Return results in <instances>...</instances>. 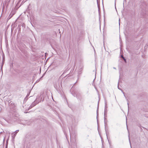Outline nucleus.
<instances>
[{
    "label": "nucleus",
    "instance_id": "12",
    "mask_svg": "<svg viewBox=\"0 0 148 148\" xmlns=\"http://www.w3.org/2000/svg\"><path fill=\"white\" fill-rule=\"evenodd\" d=\"M113 68H114V69H116V68H115V67H113Z\"/></svg>",
    "mask_w": 148,
    "mask_h": 148
},
{
    "label": "nucleus",
    "instance_id": "13",
    "mask_svg": "<svg viewBox=\"0 0 148 148\" xmlns=\"http://www.w3.org/2000/svg\"><path fill=\"white\" fill-rule=\"evenodd\" d=\"M127 104H128H128H129L128 103H127Z\"/></svg>",
    "mask_w": 148,
    "mask_h": 148
},
{
    "label": "nucleus",
    "instance_id": "8",
    "mask_svg": "<svg viewBox=\"0 0 148 148\" xmlns=\"http://www.w3.org/2000/svg\"><path fill=\"white\" fill-rule=\"evenodd\" d=\"M123 59L124 60V61L126 62V59L125 58H123Z\"/></svg>",
    "mask_w": 148,
    "mask_h": 148
},
{
    "label": "nucleus",
    "instance_id": "14",
    "mask_svg": "<svg viewBox=\"0 0 148 148\" xmlns=\"http://www.w3.org/2000/svg\"><path fill=\"white\" fill-rule=\"evenodd\" d=\"M118 88L119 89V86H118Z\"/></svg>",
    "mask_w": 148,
    "mask_h": 148
},
{
    "label": "nucleus",
    "instance_id": "3",
    "mask_svg": "<svg viewBox=\"0 0 148 148\" xmlns=\"http://www.w3.org/2000/svg\"><path fill=\"white\" fill-rule=\"evenodd\" d=\"M36 101H35L34 102H33L31 104V105L29 106V108H31L34 106H35L38 103V102L36 103Z\"/></svg>",
    "mask_w": 148,
    "mask_h": 148
},
{
    "label": "nucleus",
    "instance_id": "4",
    "mask_svg": "<svg viewBox=\"0 0 148 148\" xmlns=\"http://www.w3.org/2000/svg\"><path fill=\"white\" fill-rule=\"evenodd\" d=\"M19 130H17L14 132L15 133L14 134V136L16 135V134L19 132Z\"/></svg>",
    "mask_w": 148,
    "mask_h": 148
},
{
    "label": "nucleus",
    "instance_id": "9",
    "mask_svg": "<svg viewBox=\"0 0 148 148\" xmlns=\"http://www.w3.org/2000/svg\"><path fill=\"white\" fill-rule=\"evenodd\" d=\"M123 59L124 60V61L126 62V59L125 58H123Z\"/></svg>",
    "mask_w": 148,
    "mask_h": 148
},
{
    "label": "nucleus",
    "instance_id": "7",
    "mask_svg": "<svg viewBox=\"0 0 148 148\" xmlns=\"http://www.w3.org/2000/svg\"><path fill=\"white\" fill-rule=\"evenodd\" d=\"M123 59L124 60V61L126 62V59L125 58H123Z\"/></svg>",
    "mask_w": 148,
    "mask_h": 148
},
{
    "label": "nucleus",
    "instance_id": "10",
    "mask_svg": "<svg viewBox=\"0 0 148 148\" xmlns=\"http://www.w3.org/2000/svg\"><path fill=\"white\" fill-rule=\"evenodd\" d=\"M13 15H12V14H11V15L10 16V18H11Z\"/></svg>",
    "mask_w": 148,
    "mask_h": 148
},
{
    "label": "nucleus",
    "instance_id": "1",
    "mask_svg": "<svg viewBox=\"0 0 148 148\" xmlns=\"http://www.w3.org/2000/svg\"><path fill=\"white\" fill-rule=\"evenodd\" d=\"M70 91L71 94L74 97H76L80 100L81 99V94L76 89H74L72 87Z\"/></svg>",
    "mask_w": 148,
    "mask_h": 148
},
{
    "label": "nucleus",
    "instance_id": "11",
    "mask_svg": "<svg viewBox=\"0 0 148 148\" xmlns=\"http://www.w3.org/2000/svg\"><path fill=\"white\" fill-rule=\"evenodd\" d=\"M121 57L123 58H124V57H123V55H121Z\"/></svg>",
    "mask_w": 148,
    "mask_h": 148
},
{
    "label": "nucleus",
    "instance_id": "6",
    "mask_svg": "<svg viewBox=\"0 0 148 148\" xmlns=\"http://www.w3.org/2000/svg\"><path fill=\"white\" fill-rule=\"evenodd\" d=\"M129 142H130V146H131V142H130V138L129 139Z\"/></svg>",
    "mask_w": 148,
    "mask_h": 148
},
{
    "label": "nucleus",
    "instance_id": "15",
    "mask_svg": "<svg viewBox=\"0 0 148 148\" xmlns=\"http://www.w3.org/2000/svg\"><path fill=\"white\" fill-rule=\"evenodd\" d=\"M6 147H6V148H6Z\"/></svg>",
    "mask_w": 148,
    "mask_h": 148
},
{
    "label": "nucleus",
    "instance_id": "2",
    "mask_svg": "<svg viewBox=\"0 0 148 148\" xmlns=\"http://www.w3.org/2000/svg\"><path fill=\"white\" fill-rule=\"evenodd\" d=\"M107 105L106 104V102H105V110H104V119L105 120L106 119V118H105V117L106 116V115L107 114Z\"/></svg>",
    "mask_w": 148,
    "mask_h": 148
},
{
    "label": "nucleus",
    "instance_id": "5",
    "mask_svg": "<svg viewBox=\"0 0 148 148\" xmlns=\"http://www.w3.org/2000/svg\"><path fill=\"white\" fill-rule=\"evenodd\" d=\"M14 14H15V13L14 12H11L10 13L9 16H10L11 15V14H12V15H13Z\"/></svg>",
    "mask_w": 148,
    "mask_h": 148
}]
</instances>
